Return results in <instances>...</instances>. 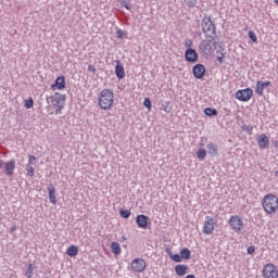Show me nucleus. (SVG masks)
Here are the masks:
<instances>
[{"label": "nucleus", "mask_w": 278, "mask_h": 278, "mask_svg": "<svg viewBox=\"0 0 278 278\" xmlns=\"http://www.w3.org/2000/svg\"><path fill=\"white\" fill-rule=\"evenodd\" d=\"M201 27L205 38L218 40V36L216 35V24L212 21V16L204 15L201 22Z\"/></svg>", "instance_id": "nucleus-1"}, {"label": "nucleus", "mask_w": 278, "mask_h": 278, "mask_svg": "<svg viewBox=\"0 0 278 278\" xmlns=\"http://www.w3.org/2000/svg\"><path fill=\"white\" fill-rule=\"evenodd\" d=\"M116 38H118L119 40H123V38H125V30L123 29H117L115 33Z\"/></svg>", "instance_id": "nucleus-35"}, {"label": "nucleus", "mask_w": 278, "mask_h": 278, "mask_svg": "<svg viewBox=\"0 0 278 278\" xmlns=\"http://www.w3.org/2000/svg\"><path fill=\"white\" fill-rule=\"evenodd\" d=\"M15 229H16V227L13 226V227L11 228V233L14 232Z\"/></svg>", "instance_id": "nucleus-48"}, {"label": "nucleus", "mask_w": 278, "mask_h": 278, "mask_svg": "<svg viewBox=\"0 0 278 278\" xmlns=\"http://www.w3.org/2000/svg\"><path fill=\"white\" fill-rule=\"evenodd\" d=\"M253 98V89L251 88H245V89H240L236 92V99L238 101H251V99Z\"/></svg>", "instance_id": "nucleus-6"}, {"label": "nucleus", "mask_w": 278, "mask_h": 278, "mask_svg": "<svg viewBox=\"0 0 278 278\" xmlns=\"http://www.w3.org/2000/svg\"><path fill=\"white\" fill-rule=\"evenodd\" d=\"M64 100L65 97L60 93H55L54 96L47 98V102H51V105H53V108H60V105H64Z\"/></svg>", "instance_id": "nucleus-12"}, {"label": "nucleus", "mask_w": 278, "mask_h": 278, "mask_svg": "<svg viewBox=\"0 0 278 278\" xmlns=\"http://www.w3.org/2000/svg\"><path fill=\"white\" fill-rule=\"evenodd\" d=\"M88 71L89 73H92V75H97V68L94 65H88Z\"/></svg>", "instance_id": "nucleus-42"}, {"label": "nucleus", "mask_w": 278, "mask_h": 278, "mask_svg": "<svg viewBox=\"0 0 278 278\" xmlns=\"http://www.w3.org/2000/svg\"><path fill=\"white\" fill-rule=\"evenodd\" d=\"M248 36L252 42H257V35L253 30H249Z\"/></svg>", "instance_id": "nucleus-32"}, {"label": "nucleus", "mask_w": 278, "mask_h": 278, "mask_svg": "<svg viewBox=\"0 0 278 278\" xmlns=\"http://www.w3.org/2000/svg\"><path fill=\"white\" fill-rule=\"evenodd\" d=\"M122 8H126L127 10H131V1L129 0H122L119 1Z\"/></svg>", "instance_id": "nucleus-29"}, {"label": "nucleus", "mask_w": 278, "mask_h": 278, "mask_svg": "<svg viewBox=\"0 0 278 278\" xmlns=\"http://www.w3.org/2000/svg\"><path fill=\"white\" fill-rule=\"evenodd\" d=\"M268 86H270V80H266V81L257 80L256 90H255L256 94L262 97V94H264V89L268 88Z\"/></svg>", "instance_id": "nucleus-16"}, {"label": "nucleus", "mask_w": 278, "mask_h": 278, "mask_svg": "<svg viewBox=\"0 0 278 278\" xmlns=\"http://www.w3.org/2000/svg\"><path fill=\"white\" fill-rule=\"evenodd\" d=\"M205 65L198 63L192 67V75L195 79H203L205 77Z\"/></svg>", "instance_id": "nucleus-11"}, {"label": "nucleus", "mask_w": 278, "mask_h": 278, "mask_svg": "<svg viewBox=\"0 0 278 278\" xmlns=\"http://www.w3.org/2000/svg\"><path fill=\"white\" fill-rule=\"evenodd\" d=\"M98 105L101 110H112V105H114V91L112 89H103L99 94Z\"/></svg>", "instance_id": "nucleus-2"}, {"label": "nucleus", "mask_w": 278, "mask_h": 278, "mask_svg": "<svg viewBox=\"0 0 278 278\" xmlns=\"http://www.w3.org/2000/svg\"><path fill=\"white\" fill-rule=\"evenodd\" d=\"M4 167H5V175H8V177H12V175H14V168H16V161L11 160L4 163Z\"/></svg>", "instance_id": "nucleus-18"}, {"label": "nucleus", "mask_w": 278, "mask_h": 278, "mask_svg": "<svg viewBox=\"0 0 278 278\" xmlns=\"http://www.w3.org/2000/svg\"><path fill=\"white\" fill-rule=\"evenodd\" d=\"M185 60L190 64H195V62H199V53L193 48H189L185 51Z\"/></svg>", "instance_id": "nucleus-10"}, {"label": "nucleus", "mask_w": 278, "mask_h": 278, "mask_svg": "<svg viewBox=\"0 0 278 278\" xmlns=\"http://www.w3.org/2000/svg\"><path fill=\"white\" fill-rule=\"evenodd\" d=\"M27 164H29V166H31L33 164H36V156L35 155H29Z\"/></svg>", "instance_id": "nucleus-40"}, {"label": "nucleus", "mask_w": 278, "mask_h": 278, "mask_svg": "<svg viewBox=\"0 0 278 278\" xmlns=\"http://www.w3.org/2000/svg\"><path fill=\"white\" fill-rule=\"evenodd\" d=\"M197 157H198V160H200V162H203V160H205V157H207V151L205 149H199L197 151Z\"/></svg>", "instance_id": "nucleus-25"}, {"label": "nucleus", "mask_w": 278, "mask_h": 278, "mask_svg": "<svg viewBox=\"0 0 278 278\" xmlns=\"http://www.w3.org/2000/svg\"><path fill=\"white\" fill-rule=\"evenodd\" d=\"M185 47H187V49H190V47H192V40L187 39V40L185 41Z\"/></svg>", "instance_id": "nucleus-44"}, {"label": "nucleus", "mask_w": 278, "mask_h": 278, "mask_svg": "<svg viewBox=\"0 0 278 278\" xmlns=\"http://www.w3.org/2000/svg\"><path fill=\"white\" fill-rule=\"evenodd\" d=\"M119 216H122V218H129V216H131V211L130 210L121 208L119 210Z\"/></svg>", "instance_id": "nucleus-27"}, {"label": "nucleus", "mask_w": 278, "mask_h": 278, "mask_svg": "<svg viewBox=\"0 0 278 278\" xmlns=\"http://www.w3.org/2000/svg\"><path fill=\"white\" fill-rule=\"evenodd\" d=\"M175 273L176 275H178V277H184L186 273H188V265H184V264L176 265Z\"/></svg>", "instance_id": "nucleus-21"}, {"label": "nucleus", "mask_w": 278, "mask_h": 278, "mask_svg": "<svg viewBox=\"0 0 278 278\" xmlns=\"http://www.w3.org/2000/svg\"><path fill=\"white\" fill-rule=\"evenodd\" d=\"M62 110H64V104L56 106L55 114H62Z\"/></svg>", "instance_id": "nucleus-43"}, {"label": "nucleus", "mask_w": 278, "mask_h": 278, "mask_svg": "<svg viewBox=\"0 0 278 278\" xmlns=\"http://www.w3.org/2000/svg\"><path fill=\"white\" fill-rule=\"evenodd\" d=\"M165 252L167 253V255H168L169 257H172L173 251H170V248H169L168 245H165Z\"/></svg>", "instance_id": "nucleus-45"}, {"label": "nucleus", "mask_w": 278, "mask_h": 278, "mask_svg": "<svg viewBox=\"0 0 278 278\" xmlns=\"http://www.w3.org/2000/svg\"><path fill=\"white\" fill-rule=\"evenodd\" d=\"M52 90H64L66 88V78L64 76H59L55 79L54 85L51 86Z\"/></svg>", "instance_id": "nucleus-14"}, {"label": "nucleus", "mask_w": 278, "mask_h": 278, "mask_svg": "<svg viewBox=\"0 0 278 278\" xmlns=\"http://www.w3.org/2000/svg\"><path fill=\"white\" fill-rule=\"evenodd\" d=\"M48 192H49L50 203H52V205H55V203H58V198L55 197V187H53V184H50L48 186Z\"/></svg>", "instance_id": "nucleus-20"}, {"label": "nucleus", "mask_w": 278, "mask_h": 278, "mask_svg": "<svg viewBox=\"0 0 278 278\" xmlns=\"http://www.w3.org/2000/svg\"><path fill=\"white\" fill-rule=\"evenodd\" d=\"M115 75L117 79H125V67L122 65L121 60L116 61Z\"/></svg>", "instance_id": "nucleus-17"}, {"label": "nucleus", "mask_w": 278, "mask_h": 278, "mask_svg": "<svg viewBox=\"0 0 278 278\" xmlns=\"http://www.w3.org/2000/svg\"><path fill=\"white\" fill-rule=\"evenodd\" d=\"M66 253L70 257H76V255L79 253V248H77V245H71Z\"/></svg>", "instance_id": "nucleus-24"}, {"label": "nucleus", "mask_w": 278, "mask_h": 278, "mask_svg": "<svg viewBox=\"0 0 278 278\" xmlns=\"http://www.w3.org/2000/svg\"><path fill=\"white\" fill-rule=\"evenodd\" d=\"M263 207L267 214H275L278 210L277 195L269 193L263 199Z\"/></svg>", "instance_id": "nucleus-3"}, {"label": "nucleus", "mask_w": 278, "mask_h": 278, "mask_svg": "<svg viewBox=\"0 0 278 278\" xmlns=\"http://www.w3.org/2000/svg\"><path fill=\"white\" fill-rule=\"evenodd\" d=\"M275 149H278V141H274Z\"/></svg>", "instance_id": "nucleus-46"}, {"label": "nucleus", "mask_w": 278, "mask_h": 278, "mask_svg": "<svg viewBox=\"0 0 278 278\" xmlns=\"http://www.w3.org/2000/svg\"><path fill=\"white\" fill-rule=\"evenodd\" d=\"M170 260H173V262L179 263L181 262V254H172Z\"/></svg>", "instance_id": "nucleus-38"}, {"label": "nucleus", "mask_w": 278, "mask_h": 278, "mask_svg": "<svg viewBox=\"0 0 278 278\" xmlns=\"http://www.w3.org/2000/svg\"><path fill=\"white\" fill-rule=\"evenodd\" d=\"M228 225H230L235 233H242V229H244V222H242V218L238 215H231Z\"/></svg>", "instance_id": "nucleus-5"}, {"label": "nucleus", "mask_w": 278, "mask_h": 278, "mask_svg": "<svg viewBox=\"0 0 278 278\" xmlns=\"http://www.w3.org/2000/svg\"><path fill=\"white\" fill-rule=\"evenodd\" d=\"M215 225L216 220L214 218H211L210 216H206V220L204 222L203 226V233H205V236H212V233H214Z\"/></svg>", "instance_id": "nucleus-9"}, {"label": "nucleus", "mask_w": 278, "mask_h": 278, "mask_svg": "<svg viewBox=\"0 0 278 278\" xmlns=\"http://www.w3.org/2000/svg\"><path fill=\"white\" fill-rule=\"evenodd\" d=\"M26 173L28 177H34L35 175L34 166L26 164Z\"/></svg>", "instance_id": "nucleus-31"}, {"label": "nucleus", "mask_w": 278, "mask_h": 278, "mask_svg": "<svg viewBox=\"0 0 278 278\" xmlns=\"http://www.w3.org/2000/svg\"><path fill=\"white\" fill-rule=\"evenodd\" d=\"M111 251L114 255H121V244L116 241L111 243Z\"/></svg>", "instance_id": "nucleus-23"}, {"label": "nucleus", "mask_w": 278, "mask_h": 278, "mask_svg": "<svg viewBox=\"0 0 278 278\" xmlns=\"http://www.w3.org/2000/svg\"><path fill=\"white\" fill-rule=\"evenodd\" d=\"M275 177H278V170L275 172Z\"/></svg>", "instance_id": "nucleus-49"}, {"label": "nucleus", "mask_w": 278, "mask_h": 278, "mask_svg": "<svg viewBox=\"0 0 278 278\" xmlns=\"http://www.w3.org/2000/svg\"><path fill=\"white\" fill-rule=\"evenodd\" d=\"M180 257L182 260H190L192 257V252L188 248H184L180 250Z\"/></svg>", "instance_id": "nucleus-22"}, {"label": "nucleus", "mask_w": 278, "mask_h": 278, "mask_svg": "<svg viewBox=\"0 0 278 278\" xmlns=\"http://www.w3.org/2000/svg\"><path fill=\"white\" fill-rule=\"evenodd\" d=\"M206 149L211 157H216V155H218V144L210 142L206 144Z\"/></svg>", "instance_id": "nucleus-19"}, {"label": "nucleus", "mask_w": 278, "mask_h": 278, "mask_svg": "<svg viewBox=\"0 0 278 278\" xmlns=\"http://www.w3.org/2000/svg\"><path fill=\"white\" fill-rule=\"evenodd\" d=\"M143 105H144V108H148L149 110H151V108L153 106V104L151 102V99L150 98H144Z\"/></svg>", "instance_id": "nucleus-36"}, {"label": "nucleus", "mask_w": 278, "mask_h": 278, "mask_svg": "<svg viewBox=\"0 0 278 278\" xmlns=\"http://www.w3.org/2000/svg\"><path fill=\"white\" fill-rule=\"evenodd\" d=\"M242 130L243 131H247V134H249V136H252L253 135V126L251 125H242Z\"/></svg>", "instance_id": "nucleus-30"}, {"label": "nucleus", "mask_w": 278, "mask_h": 278, "mask_svg": "<svg viewBox=\"0 0 278 278\" xmlns=\"http://www.w3.org/2000/svg\"><path fill=\"white\" fill-rule=\"evenodd\" d=\"M248 255H253L255 253V245H250L247 250Z\"/></svg>", "instance_id": "nucleus-41"}, {"label": "nucleus", "mask_w": 278, "mask_h": 278, "mask_svg": "<svg viewBox=\"0 0 278 278\" xmlns=\"http://www.w3.org/2000/svg\"><path fill=\"white\" fill-rule=\"evenodd\" d=\"M264 278H278V270L274 264H267L263 268Z\"/></svg>", "instance_id": "nucleus-8"}, {"label": "nucleus", "mask_w": 278, "mask_h": 278, "mask_svg": "<svg viewBox=\"0 0 278 278\" xmlns=\"http://www.w3.org/2000/svg\"><path fill=\"white\" fill-rule=\"evenodd\" d=\"M185 3L189 8H194L197 5V0H185Z\"/></svg>", "instance_id": "nucleus-39"}, {"label": "nucleus", "mask_w": 278, "mask_h": 278, "mask_svg": "<svg viewBox=\"0 0 278 278\" xmlns=\"http://www.w3.org/2000/svg\"><path fill=\"white\" fill-rule=\"evenodd\" d=\"M162 108L164 110V112H166L167 114H169L170 110H173V106H170V102H165L162 104Z\"/></svg>", "instance_id": "nucleus-34"}, {"label": "nucleus", "mask_w": 278, "mask_h": 278, "mask_svg": "<svg viewBox=\"0 0 278 278\" xmlns=\"http://www.w3.org/2000/svg\"><path fill=\"white\" fill-rule=\"evenodd\" d=\"M256 142L261 149H268V144H270V140L268 139L266 134L260 135L256 139Z\"/></svg>", "instance_id": "nucleus-15"}, {"label": "nucleus", "mask_w": 278, "mask_h": 278, "mask_svg": "<svg viewBox=\"0 0 278 278\" xmlns=\"http://www.w3.org/2000/svg\"><path fill=\"white\" fill-rule=\"evenodd\" d=\"M136 223L140 229H147L149 227V216L147 215H137Z\"/></svg>", "instance_id": "nucleus-13"}, {"label": "nucleus", "mask_w": 278, "mask_h": 278, "mask_svg": "<svg viewBox=\"0 0 278 278\" xmlns=\"http://www.w3.org/2000/svg\"><path fill=\"white\" fill-rule=\"evenodd\" d=\"M205 116H218V111L216 109L206 108L204 109Z\"/></svg>", "instance_id": "nucleus-26"}, {"label": "nucleus", "mask_w": 278, "mask_h": 278, "mask_svg": "<svg viewBox=\"0 0 278 278\" xmlns=\"http://www.w3.org/2000/svg\"><path fill=\"white\" fill-rule=\"evenodd\" d=\"M25 275L27 278L34 277V264H28Z\"/></svg>", "instance_id": "nucleus-28"}, {"label": "nucleus", "mask_w": 278, "mask_h": 278, "mask_svg": "<svg viewBox=\"0 0 278 278\" xmlns=\"http://www.w3.org/2000/svg\"><path fill=\"white\" fill-rule=\"evenodd\" d=\"M24 105L26 110H31V108H34V99L29 98L28 100H25Z\"/></svg>", "instance_id": "nucleus-33"}, {"label": "nucleus", "mask_w": 278, "mask_h": 278, "mask_svg": "<svg viewBox=\"0 0 278 278\" xmlns=\"http://www.w3.org/2000/svg\"><path fill=\"white\" fill-rule=\"evenodd\" d=\"M216 40L218 39L206 38L202 40L199 45L201 53H204V55H211V53L216 50V47H218V42Z\"/></svg>", "instance_id": "nucleus-4"}, {"label": "nucleus", "mask_w": 278, "mask_h": 278, "mask_svg": "<svg viewBox=\"0 0 278 278\" xmlns=\"http://www.w3.org/2000/svg\"><path fill=\"white\" fill-rule=\"evenodd\" d=\"M0 168H3V160H0Z\"/></svg>", "instance_id": "nucleus-47"}, {"label": "nucleus", "mask_w": 278, "mask_h": 278, "mask_svg": "<svg viewBox=\"0 0 278 278\" xmlns=\"http://www.w3.org/2000/svg\"><path fill=\"white\" fill-rule=\"evenodd\" d=\"M216 53H219V51L217 50ZM217 62H219V64H225V53H219V56H217Z\"/></svg>", "instance_id": "nucleus-37"}, {"label": "nucleus", "mask_w": 278, "mask_h": 278, "mask_svg": "<svg viewBox=\"0 0 278 278\" xmlns=\"http://www.w3.org/2000/svg\"><path fill=\"white\" fill-rule=\"evenodd\" d=\"M146 268H147V261L142 258H134L131 261V269L135 273H144Z\"/></svg>", "instance_id": "nucleus-7"}]
</instances>
